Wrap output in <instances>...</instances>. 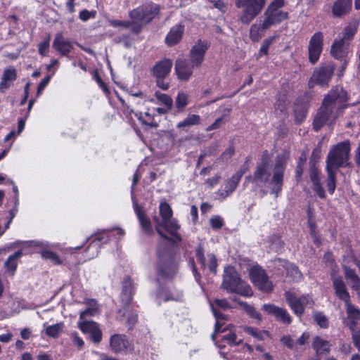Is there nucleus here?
<instances>
[{
  "label": "nucleus",
  "mask_w": 360,
  "mask_h": 360,
  "mask_svg": "<svg viewBox=\"0 0 360 360\" xmlns=\"http://www.w3.org/2000/svg\"><path fill=\"white\" fill-rule=\"evenodd\" d=\"M175 103L176 108L182 111L188 103V95L184 92L179 93Z\"/></svg>",
  "instance_id": "42"
},
{
  "label": "nucleus",
  "mask_w": 360,
  "mask_h": 360,
  "mask_svg": "<svg viewBox=\"0 0 360 360\" xmlns=\"http://www.w3.org/2000/svg\"><path fill=\"white\" fill-rule=\"evenodd\" d=\"M70 338L74 343L79 349H82L84 342V340L80 338L77 333H72Z\"/></svg>",
  "instance_id": "55"
},
{
  "label": "nucleus",
  "mask_w": 360,
  "mask_h": 360,
  "mask_svg": "<svg viewBox=\"0 0 360 360\" xmlns=\"http://www.w3.org/2000/svg\"><path fill=\"white\" fill-rule=\"evenodd\" d=\"M264 30L262 24L259 25L253 24L250 30V38L252 41H258L262 38L261 32Z\"/></svg>",
  "instance_id": "41"
},
{
  "label": "nucleus",
  "mask_w": 360,
  "mask_h": 360,
  "mask_svg": "<svg viewBox=\"0 0 360 360\" xmlns=\"http://www.w3.org/2000/svg\"><path fill=\"white\" fill-rule=\"evenodd\" d=\"M93 77L99 85V87L102 89V90H109L107 84L103 82L97 70L94 71Z\"/></svg>",
  "instance_id": "57"
},
{
  "label": "nucleus",
  "mask_w": 360,
  "mask_h": 360,
  "mask_svg": "<svg viewBox=\"0 0 360 360\" xmlns=\"http://www.w3.org/2000/svg\"><path fill=\"white\" fill-rule=\"evenodd\" d=\"M129 341L124 335L115 334L110 339V345L113 352L127 354L129 348Z\"/></svg>",
  "instance_id": "23"
},
{
  "label": "nucleus",
  "mask_w": 360,
  "mask_h": 360,
  "mask_svg": "<svg viewBox=\"0 0 360 360\" xmlns=\"http://www.w3.org/2000/svg\"><path fill=\"white\" fill-rule=\"evenodd\" d=\"M352 338L355 347L360 351V329L355 331Z\"/></svg>",
  "instance_id": "64"
},
{
  "label": "nucleus",
  "mask_w": 360,
  "mask_h": 360,
  "mask_svg": "<svg viewBox=\"0 0 360 360\" xmlns=\"http://www.w3.org/2000/svg\"><path fill=\"white\" fill-rule=\"evenodd\" d=\"M344 275L347 281L350 288L352 289L360 285V278L356 273L354 269H352L348 266H344Z\"/></svg>",
  "instance_id": "31"
},
{
  "label": "nucleus",
  "mask_w": 360,
  "mask_h": 360,
  "mask_svg": "<svg viewBox=\"0 0 360 360\" xmlns=\"http://www.w3.org/2000/svg\"><path fill=\"white\" fill-rule=\"evenodd\" d=\"M330 278L336 296L340 300L344 301L345 304L351 302L349 293L342 277L338 274L335 270H333L330 274Z\"/></svg>",
  "instance_id": "14"
},
{
  "label": "nucleus",
  "mask_w": 360,
  "mask_h": 360,
  "mask_svg": "<svg viewBox=\"0 0 360 360\" xmlns=\"http://www.w3.org/2000/svg\"><path fill=\"white\" fill-rule=\"evenodd\" d=\"M210 4H212L213 7L217 8L220 11H224L226 6L221 0H207Z\"/></svg>",
  "instance_id": "60"
},
{
  "label": "nucleus",
  "mask_w": 360,
  "mask_h": 360,
  "mask_svg": "<svg viewBox=\"0 0 360 360\" xmlns=\"http://www.w3.org/2000/svg\"><path fill=\"white\" fill-rule=\"evenodd\" d=\"M156 97L158 101H160L164 106L167 107V108H172L173 105V101L171 97L165 94H157Z\"/></svg>",
  "instance_id": "47"
},
{
  "label": "nucleus",
  "mask_w": 360,
  "mask_h": 360,
  "mask_svg": "<svg viewBox=\"0 0 360 360\" xmlns=\"http://www.w3.org/2000/svg\"><path fill=\"white\" fill-rule=\"evenodd\" d=\"M222 339L227 342L230 345H237L242 342V340H240L237 341V335L235 333H229L223 336Z\"/></svg>",
  "instance_id": "49"
},
{
  "label": "nucleus",
  "mask_w": 360,
  "mask_h": 360,
  "mask_svg": "<svg viewBox=\"0 0 360 360\" xmlns=\"http://www.w3.org/2000/svg\"><path fill=\"white\" fill-rule=\"evenodd\" d=\"M17 79V71L15 68L9 67L5 68L0 82V89H7L11 83Z\"/></svg>",
  "instance_id": "29"
},
{
  "label": "nucleus",
  "mask_w": 360,
  "mask_h": 360,
  "mask_svg": "<svg viewBox=\"0 0 360 360\" xmlns=\"http://www.w3.org/2000/svg\"><path fill=\"white\" fill-rule=\"evenodd\" d=\"M110 24L114 27H122L124 28H129L131 23L129 20H112L110 21Z\"/></svg>",
  "instance_id": "53"
},
{
  "label": "nucleus",
  "mask_w": 360,
  "mask_h": 360,
  "mask_svg": "<svg viewBox=\"0 0 360 360\" xmlns=\"http://www.w3.org/2000/svg\"><path fill=\"white\" fill-rule=\"evenodd\" d=\"M240 304L243 306L245 311L251 318L256 319L258 322L262 321L261 314L254 307L242 302Z\"/></svg>",
  "instance_id": "39"
},
{
  "label": "nucleus",
  "mask_w": 360,
  "mask_h": 360,
  "mask_svg": "<svg viewBox=\"0 0 360 360\" xmlns=\"http://www.w3.org/2000/svg\"><path fill=\"white\" fill-rule=\"evenodd\" d=\"M271 166L269 153L265 151L262 155V162L259 163L252 176L246 177V179L251 181L257 187L265 186L269 181L271 176Z\"/></svg>",
  "instance_id": "8"
},
{
  "label": "nucleus",
  "mask_w": 360,
  "mask_h": 360,
  "mask_svg": "<svg viewBox=\"0 0 360 360\" xmlns=\"http://www.w3.org/2000/svg\"><path fill=\"white\" fill-rule=\"evenodd\" d=\"M201 118L200 115L189 114L184 120L177 124L176 127L183 130H186L187 128L191 126L199 124Z\"/></svg>",
  "instance_id": "33"
},
{
  "label": "nucleus",
  "mask_w": 360,
  "mask_h": 360,
  "mask_svg": "<svg viewBox=\"0 0 360 360\" xmlns=\"http://www.w3.org/2000/svg\"><path fill=\"white\" fill-rule=\"evenodd\" d=\"M173 63L169 58H164L156 63L152 69L155 77H166L170 72Z\"/></svg>",
  "instance_id": "26"
},
{
  "label": "nucleus",
  "mask_w": 360,
  "mask_h": 360,
  "mask_svg": "<svg viewBox=\"0 0 360 360\" xmlns=\"http://www.w3.org/2000/svg\"><path fill=\"white\" fill-rule=\"evenodd\" d=\"M359 23L357 20H353L350 22L347 26H345L342 32V37L340 39H342V41L349 43L354 39L355 34L358 31Z\"/></svg>",
  "instance_id": "28"
},
{
  "label": "nucleus",
  "mask_w": 360,
  "mask_h": 360,
  "mask_svg": "<svg viewBox=\"0 0 360 360\" xmlns=\"http://www.w3.org/2000/svg\"><path fill=\"white\" fill-rule=\"evenodd\" d=\"M347 317L344 323L352 330L360 323V309L352 304L351 302L345 304Z\"/></svg>",
  "instance_id": "22"
},
{
  "label": "nucleus",
  "mask_w": 360,
  "mask_h": 360,
  "mask_svg": "<svg viewBox=\"0 0 360 360\" xmlns=\"http://www.w3.org/2000/svg\"><path fill=\"white\" fill-rule=\"evenodd\" d=\"M196 258L199 263H200L202 267L204 269L206 266L205 259L204 257V252L202 248L199 246L196 250Z\"/></svg>",
  "instance_id": "56"
},
{
  "label": "nucleus",
  "mask_w": 360,
  "mask_h": 360,
  "mask_svg": "<svg viewBox=\"0 0 360 360\" xmlns=\"http://www.w3.org/2000/svg\"><path fill=\"white\" fill-rule=\"evenodd\" d=\"M91 302L93 303L91 307L81 312L79 316L80 321H83V319L86 316H94L97 314L98 307L96 306V302L94 300H92Z\"/></svg>",
  "instance_id": "45"
},
{
  "label": "nucleus",
  "mask_w": 360,
  "mask_h": 360,
  "mask_svg": "<svg viewBox=\"0 0 360 360\" xmlns=\"http://www.w3.org/2000/svg\"><path fill=\"white\" fill-rule=\"evenodd\" d=\"M50 46V37L44 39L38 44V51L41 56H45L49 51Z\"/></svg>",
  "instance_id": "46"
},
{
  "label": "nucleus",
  "mask_w": 360,
  "mask_h": 360,
  "mask_svg": "<svg viewBox=\"0 0 360 360\" xmlns=\"http://www.w3.org/2000/svg\"><path fill=\"white\" fill-rule=\"evenodd\" d=\"M224 124V116L217 119L215 122L207 128V131H212L219 128Z\"/></svg>",
  "instance_id": "62"
},
{
  "label": "nucleus",
  "mask_w": 360,
  "mask_h": 360,
  "mask_svg": "<svg viewBox=\"0 0 360 360\" xmlns=\"http://www.w3.org/2000/svg\"><path fill=\"white\" fill-rule=\"evenodd\" d=\"M288 268L290 270V273H291L292 276H293L294 280L300 281L302 278V275L301 272L299 271V269H297V267H296L295 266L290 264H288Z\"/></svg>",
  "instance_id": "58"
},
{
  "label": "nucleus",
  "mask_w": 360,
  "mask_h": 360,
  "mask_svg": "<svg viewBox=\"0 0 360 360\" xmlns=\"http://www.w3.org/2000/svg\"><path fill=\"white\" fill-rule=\"evenodd\" d=\"M285 4V0H273L264 12L265 18L262 23L264 30L277 25L288 18V13L281 10Z\"/></svg>",
  "instance_id": "4"
},
{
  "label": "nucleus",
  "mask_w": 360,
  "mask_h": 360,
  "mask_svg": "<svg viewBox=\"0 0 360 360\" xmlns=\"http://www.w3.org/2000/svg\"><path fill=\"white\" fill-rule=\"evenodd\" d=\"M162 229H165L167 232L172 236L176 237V231L179 229V225L177 224L176 219L170 218L167 220L162 221Z\"/></svg>",
  "instance_id": "37"
},
{
  "label": "nucleus",
  "mask_w": 360,
  "mask_h": 360,
  "mask_svg": "<svg viewBox=\"0 0 360 360\" xmlns=\"http://www.w3.org/2000/svg\"><path fill=\"white\" fill-rule=\"evenodd\" d=\"M41 257L44 259H48L53 261L56 264L60 263V259L58 255L52 251L44 250L41 252Z\"/></svg>",
  "instance_id": "50"
},
{
  "label": "nucleus",
  "mask_w": 360,
  "mask_h": 360,
  "mask_svg": "<svg viewBox=\"0 0 360 360\" xmlns=\"http://www.w3.org/2000/svg\"><path fill=\"white\" fill-rule=\"evenodd\" d=\"M79 328L84 333H89L94 343H99L102 340V332L97 323L89 321H79L77 323Z\"/></svg>",
  "instance_id": "17"
},
{
  "label": "nucleus",
  "mask_w": 360,
  "mask_h": 360,
  "mask_svg": "<svg viewBox=\"0 0 360 360\" xmlns=\"http://www.w3.org/2000/svg\"><path fill=\"white\" fill-rule=\"evenodd\" d=\"M335 65L333 62H325L320 64L314 70L308 82L309 88L311 89L318 85L321 88L328 86L334 75Z\"/></svg>",
  "instance_id": "6"
},
{
  "label": "nucleus",
  "mask_w": 360,
  "mask_h": 360,
  "mask_svg": "<svg viewBox=\"0 0 360 360\" xmlns=\"http://www.w3.org/2000/svg\"><path fill=\"white\" fill-rule=\"evenodd\" d=\"M216 307H219L223 309H226L230 307L229 302L225 299L215 300L212 304H211L212 311L217 320L215 324V332H224L225 329H221L224 323L225 317L224 315L219 312Z\"/></svg>",
  "instance_id": "19"
},
{
  "label": "nucleus",
  "mask_w": 360,
  "mask_h": 360,
  "mask_svg": "<svg viewBox=\"0 0 360 360\" xmlns=\"http://www.w3.org/2000/svg\"><path fill=\"white\" fill-rule=\"evenodd\" d=\"M262 309L283 323L290 324L292 322L291 317L285 309L278 307L273 304H265L262 306Z\"/></svg>",
  "instance_id": "18"
},
{
  "label": "nucleus",
  "mask_w": 360,
  "mask_h": 360,
  "mask_svg": "<svg viewBox=\"0 0 360 360\" xmlns=\"http://www.w3.org/2000/svg\"><path fill=\"white\" fill-rule=\"evenodd\" d=\"M153 221L155 223V229H156L157 232L158 233V234L161 237L167 239V237L161 231V229L162 227V220L160 221V219L158 217H153Z\"/></svg>",
  "instance_id": "59"
},
{
  "label": "nucleus",
  "mask_w": 360,
  "mask_h": 360,
  "mask_svg": "<svg viewBox=\"0 0 360 360\" xmlns=\"http://www.w3.org/2000/svg\"><path fill=\"white\" fill-rule=\"evenodd\" d=\"M96 15V11H89L87 9L82 10L79 13V18L83 21L86 22L91 18H94Z\"/></svg>",
  "instance_id": "48"
},
{
  "label": "nucleus",
  "mask_w": 360,
  "mask_h": 360,
  "mask_svg": "<svg viewBox=\"0 0 360 360\" xmlns=\"http://www.w3.org/2000/svg\"><path fill=\"white\" fill-rule=\"evenodd\" d=\"M160 214L162 219V221L167 220L172 217V210L169 205L165 202H162L160 204Z\"/></svg>",
  "instance_id": "40"
},
{
  "label": "nucleus",
  "mask_w": 360,
  "mask_h": 360,
  "mask_svg": "<svg viewBox=\"0 0 360 360\" xmlns=\"http://www.w3.org/2000/svg\"><path fill=\"white\" fill-rule=\"evenodd\" d=\"M281 342L290 349H298V347H296V343L289 335L283 336L281 339Z\"/></svg>",
  "instance_id": "52"
},
{
  "label": "nucleus",
  "mask_w": 360,
  "mask_h": 360,
  "mask_svg": "<svg viewBox=\"0 0 360 360\" xmlns=\"http://www.w3.org/2000/svg\"><path fill=\"white\" fill-rule=\"evenodd\" d=\"M22 252L21 250L15 252L12 255L9 256L4 263V266L8 272H11L12 275L14 274L17 266L18 260L22 257Z\"/></svg>",
  "instance_id": "34"
},
{
  "label": "nucleus",
  "mask_w": 360,
  "mask_h": 360,
  "mask_svg": "<svg viewBox=\"0 0 360 360\" xmlns=\"http://www.w3.org/2000/svg\"><path fill=\"white\" fill-rule=\"evenodd\" d=\"M185 26L182 22L172 26L165 37V44L169 46L178 44L183 39Z\"/></svg>",
  "instance_id": "21"
},
{
  "label": "nucleus",
  "mask_w": 360,
  "mask_h": 360,
  "mask_svg": "<svg viewBox=\"0 0 360 360\" xmlns=\"http://www.w3.org/2000/svg\"><path fill=\"white\" fill-rule=\"evenodd\" d=\"M250 278L256 288L259 290L270 292L274 289L273 283L269 280L265 271L261 267L256 266L250 269Z\"/></svg>",
  "instance_id": "10"
},
{
  "label": "nucleus",
  "mask_w": 360,
  "mask_h": 360,
  "mask_svg": "<svg viewBox=\"0 0 360 360\" xmlns=\"http://www.w3.org/2000/svg\"><path fill=\"white\" fill-rule=\"evenodd\" d=\"M195 66L186 58H177L175 61V73L181 81H188L191 77Z\"/></svg>",
  "instance_id": "15"
},
{
  "label": "nucleus",
  "mask_w": 360,
  "mask_h": 360,
  "mask_svg": "<svg viewBox=\"0 0 360 360\" xmlns=\"http://www.w3.org/2000/svg\"><path fill=\"white\" fill-rule=\"evenodd\" d=\"M134 208L136 215L139 219L142 231L148 235L153 233L150 219L146 216L143 208L138 205L137 203L134 204Z\"/></svg>",
  "instance_id": "25"
},
{
  "label": "nucleus",
  "mask_w": 360,
  "mask_h": 360,
  "mask_svg": "<svg viewBox=\"0 0 360 360\" xmlns=\"http://www.w3.org/2000/svg\"><path fill=\"white\" fill-rule=\"evenodd\" d=\"M244 332L252 336L258 340H264L266 338L269 337L270 334L268 330H260L258 328L251 326H244L242 327Z\"/></svg>",
  "instance_id": "35"
},
{
  "label": "nucleus",
  "mask_w": 360,
  "mask_h": 360,
  "mask_svg": "<svg viewBox=\"0 0 360 360\" xmlns=\"http://www.w3.org/2000/svg\"><path fill=\"white\" fill-rule=\"evenodd\" d=\"M352 8V0H335L332 6L334 17L342 18L349 13Z\"/></svg>",
  "instance_id": "24"
},
{
  "label": "nucleus",
  "mask_w": 360,
  "mask_h": 360,
  "mask_svg": "<svg viewBox=\"0 0 360 360\" xmlns=\"http://www.w3.org/2000/svg\"><path fill=\"white\" fill-rule=\"evenodd\" d=\"M210 224L213 229H219L224 225V221L221 217L215 216L210 219Z\"/></svg>",
  "instance_id": "54"
},
{
  "label": "nucleus",
  "mask_w": 360,
  "mask_h": 360,
  "mask_svg": "<svg viewBox=\"0 0 360 360\" xmlns=\"http://www.w3.org/2000/svg\"><path fill=\"white\" fill-rule=\"evenodd\" d=\"M222 287L229 292H236L244 297H251L253 294L251 287L242 281L233 267L225 268Z\"/></svg>",
  "instance_id": "3"
},
{
  "label": "nucleus",
  "mask_w": 360,
  "mask_h": 360,
  "mask_svg": "<svg viewBox=\"0 0 360 360\" xmlns=\"http://www.w3.org/2000/svg\"><path fill=\"white\" fill-rule=\"evenodd\" d=\"M312 347L317 353L322 354L330 350V345L328 341L316 336L314 338Z\"/></svg>",
  "instance_id": "36"
},
{
  "label": "nucleus",
  "mask_w": 360,
  "mask_h": 360,
  "mask_svg": "<svg viewBox=\"0 0 360 360\" xmlns=\"http://www.w3.org/2000/svg\"><path fill=\"white\" fill-rule=\"evenodd\" d=\"M53 48L62 56L68 57L73 50V43L65 39L61 32L58 33L53 41Z\"/></svg>",
  "instance_id": "20"
},
{
  "label": "nucleus",
  "mask_w": 360,
  "mask_h": 360,
  "mask_svg": "<svg viewBox=\"0 0 360 360\" xmlns=\"http://www.w3.org/2000/svg\"><path fill=\"white\" fill-rule=\"evenodd\" d=\"M241 179V172L234 174L231 179L226 180L216 193L217 198L223 200L229 196L236 188Z\"/></svg>",
  "instance_id": "16"
},
{
  "label": "nucleus",
  "mask_w": 360,
  "mask_h": 360,
  "mask_svg": "<svg viewBox=\"0 0 360 360\" xmlns=\"http://www.w3.org/2000/svg\"><path fill=\"white\" fill-rule=\"evenodd\" d=\"M349 43L342 41V39H335L330 50V54L335 59L341 61L342 63L340 66L339 77H342L349 63Z\"/></svg>",
  "instance_id": "9"
},
{
  "label": "nucleus",
  "mask_w": 360,
  "mask_h": 360,
  "mask_svg": "<svg viewBox=\"0 0 360 360\" xmlns=\"http://www.w3.org/2000/svg\"><path fill=\"white\" fill-rule=\"evenodd\" d=\"M124 316H127V321L129 325H134L137 321V315L130 311H126V314H123Z\"/></svg>",
  "instance_id": "63"
},
{
  "label": "nucleus",
  "mask_w": 360,
  "mask_h": 360,
  "mask_svg": "<svg viewBox=\"0 0 360 360\" xmlns=\"http://www.w3.org/2000/svg\"><path fill=\"white\" fill-rule=\"evenodd\" d=\"M210 47V43L207 41L198 39L197 43L192 46L189 53V59H188L196 68L202 65L205 56Z\"/></svg>",
  "instance_id": "13"
},
{
  "label": "nucleus",
  "mask_w": 360,
  "mask_h": 360,
  "mask_svg": "<svg viewBox=\"0 0 360 360\" xmlns=\"http://www.w3.org/2000/svg\"><path fill=\"white\" fill-rule=\"evenodd\" d=\"M350 144L349 141L338 143L329 150L326 158V172L328 174L327 186L328 192L333 194L335 190V174L340 167L348 165Z\"/></svg>",
  "instance_id": "2"
},
{
  "label": "nucleus",
  "mask_w": 360,
  "mask_h": 360,
  "mask_svg": "<svg viewBox=\"0 0 360 360\" xmlns=\"http://www.w3.org/2000/svg\"><path fill=\"white\" fill-rule=\"evenodd\" d=\"M286 300L294 313L302 316L304 311V307L311 305L313 303L311 297L309 295L297 296L295 293L288 291L285 293Z\"/></svg>",
  "instance_id": "12"
},
{
  "label": "nucleus",
  "mask_w": 360,
  "mask_h": 360,
  "mask_svg": "<svg viewBox=\"0 0 360 360\" xmlns=\"http://www.w3.org/2000/svg\"><path fill=\"white\" fill-rule=\"evenodd\" d=\"M160 11V6L150 1L130 11L129 16L132 20H138L144 24H149L159 14Z\"/></svg>",
  "instance_id": "7"
},
{
  "label": "nucleus",
  "mask_w": 360,
  "mask_h": 360,
  "mask_svg": "<svg viewBox=\"0 0 360 360\" xmlns=\"http://www.w3.org/2000/svg\"><path fill=\"white\" fill-rule=\"evenodd\" d=\"M274 39V37H270L265 39L261 44L259 50L258 56H267L269 54V49Z\"/></svg>",
  "instance_id": "43"
},
{
  "label": "nucleus",
  "mask_w": 360,
  "mask_h": 360,
  "mask_svg": "<svg viewBox=\"0 0 360 360\" xmlns=\"http://www.w3.org/2000/svg\"><path fill=\"white\" fill-rule=\"evenodd\" d=\"M64 325L63 323H58L46 328V334L51 338H58L60 333L63 330Z\"/></svg>",
  "instance_id": "38"
},
{
  "label": "nucleus",
  "mask_w": 360,
  "mask_h": 360,
  "mask_svg": "<svg viewBox=\"0 0 360 360\" xmlns=\"http://www.w3.org/2000/svg\"><path fill=\"white\" fill-rule=\"evenodd\" d=\"M131 25L129 27H131V33L134 34H139L143 30V22H141V21L138 20H131Z\"/></svg>",
  "instance_id": "51"
},
{
  "label": "nucleus",
  "mask_w": 360,
  "mask_h": 360,
  "mask_svg": "<svg viewBox=\"0 0 360 360\" xmlns=\"http://www.w3.org/2000/svg\"><path fill=\"white\" fill-rule=\"evenodd\" d=\"M266 0H236L235 5L238 8H243L239 20L244 25L250 24L265 6Z\"/></svg>",
  "instance_id": "5"
},
{
  "label": "nucleus",
  "mask_w": 360,
  "mask_h": 360,
  "mask_svg": "<svg viewBox=\"0 0 360 360\" xmlns=\"http://www.w3.org/2000/svg\"><path fill=\"white\" fill-rule=\"evenodd\" d=\"M310 179L313 183V188L316 193V194L321 198H324L325 191L323 188L321 186V181H320V172L317 167L314 165L310 166Z\"/></svg>",
  "instance_id": "27"
},
{
  "label": "nucleus",
  "mask_w": 360,
  "mask_h": 360,
  "mask_svg": "<svg viewBox=\"0 0 360 360\" xmlns=\"http://www.w3.org/2000/svg\"><path fill=\"white\" fill-rule=\"evenodd\" d=\"M134 294V285L130 278H127L123 281L122 292L121 294V300L124 304L131 303Z\"/></svg>",
  "instance_id": "30"
},
{
  "label": "nucleus",
  "mask_w": 360,
  "mask_h": 360,
  "mask_svg": "<svg viewBox=\"0 0 360 360\" xmlns=\"http://www.w3.org/2000/svg\"><path fill=\"white\" fill-rule=\"evenodd\" d=\"M314 321L316 323L323 328L328 327V318L321 312H317L314 315Z\"/></svg>",
  "instance_id": "44"
},
{
  "label": "nucleus",
  "mask_w": 360,
  "mask_h": 360,
  "mask_svg": "<svg viewBox=\"0 0 360 360\" xmlns=\"http://www.w3.org/2000/svg\"><path fill=\"white\" fill-rule=\"evenodd\" d=\"M283 179V172L281 170H277L274 172L272 180L270 182L271 193L277 196L282 189Z\"/></svg>",
  "instance_id": "32"
},
{
  "label": "nucleus",
  "mask_w": 360,
  "mask_h": 360,
  "mask_svg": "<svg viewBox=\"0 0 360 360\" xmlns=\"http://www.w3.org/2000/svg\"><path fill=\"white\" fill-rule=\"evenodd\" d=\"M324 36L323 32H316L310 38L308 45V59L311 65H315L320 59L323 49Z\"/></svg>",
  "instance_id": "11"
},
{
  "label": "nucleus",
  "mask_w": 360,
  "mask_h": 360,
  "mask_svg": "<svg viewBox=\"0 0 360 360\" xmlns=\"http://www.w3.org/2000/svg\"><path fill=\"white\" fill-rule=\"evenodd\" d=\"M347 91H330L324 98L314 119L313 126L319 131L324 124L330 126L347 107Z\"/></svg>",
  "instance_id": "1"
},
{
  "label": "nucleus",
  "mask_w": 360,
  "mask_h": 360,
  "mask_svg": "<svg viewBox=\"0 0 360 360\" xmlns=\"http://www.w3.org/2000/svg\"><path fill=\"white\" fill-rule=\"evenodd\" d=\"M157 86L162 90L169 88V83L165 81V77H156Z\"/></svg>",
  "instance_id": "61"
}]
</instances>
